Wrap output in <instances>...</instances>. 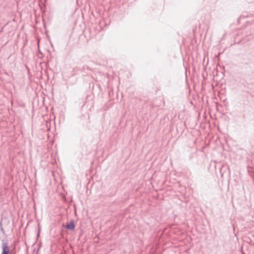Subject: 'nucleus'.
<instances>
[{"label":"nucleus","instance_id":"f257e3e1","mask_svg":"<svg viewBox=\"0 0 254 254\" xmlns=\"http://www.w3.org/2000/svg\"><path fill=\"white\" fill-rule=\"evenodd\" d=\"M2 251L1 254H8L9 253V248L7 245V243H3L2 244Z\"/></svg>","mask_w":254,"mask_h":254},{"label":"nucleus","instance_id":"f03ea898","mask_svg":"<svg viewBox=\"0 0 254 254\" xmlns=\"http://www.w3.org/2000/svg\"><path fill=\"white\" fill-rule=\"evenodd\" d=\"M65 228L69 230H73L75 228V225L74 224L73 220H71L69 223L67 224Z\"/></svg>","mask_w":254,"mask_h":254},{"label":"nucleus","instance_id":"7ed1b4c3","mask_svg":"<svg viewBox=\"0 0 254 254\" xmlns=\"http://www.w3.org/2000/svg\"><path fill=\"white\" fill-rule=\"evenodd\" d=\"M38 50L39 51V53L41 54L42 56H43V54L42 52L41 51V49L38 48Z\"/></svg>","mask_w":254,"mask_h":254},{"label":"nucleus","instance_id":"20e7f679","mask_svg":"<svg viewBox=\"0 0 254 254\" xmlns=\"http://www.w3.org/2000/svg\"><path fill=\"white\" fill-rule=\"evenodd\" d=\"M36 254H38V253Z\"/></svg>","mask_w":254,"mask_h":254}]
</instances>
